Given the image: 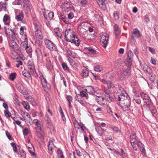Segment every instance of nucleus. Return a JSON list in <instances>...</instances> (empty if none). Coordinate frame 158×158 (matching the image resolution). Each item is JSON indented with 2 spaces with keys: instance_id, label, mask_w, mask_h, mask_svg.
I'll return each mask as SVG.
<instances>
[{
  "instance_id": "1",
  "label": "nucleus",
  "mask_w": 158,
  "mask_h": 158,
  "mask_svg": "<svg viewBox=\"0 0 158 158\" xmlns=\"http://www.w3.org/2000/svg\"><path fill=\"white\" fill-rule=\"evenodd\" d=\"M65 38L68 42L74 43L76 46H78L80 44V41L76 35H74L73 31L70 29H68L65 31Z\"/></svg>"
},
{
  "instance_id": "2",
  "label": "nucleus",
  "mask_w": 158,
  "mask_h": 158,
  "mask_svg": "<svg viewBox=\"0 0 158 158\" xmlns=\"http://www.w3.org/2000/svg\"><path fill=\"white\" fill-rule=\"evenodd\" d=\"M65 38L68 42L74 43L76 46H78L80 44V41L76 35H74L73 31L70 29H68L65 31Z\"/></svg>"
},
{
  "instance_id": "3",
  "label": "nucleus",
  "mask_w": 158,
  "mask_h": 158,
  "mask_svg": "<svg viewBox=\"0 0 158 158\" xmlns=\"http://www.w3.org/2000/svg\"><path fill=\"white\" fill-rule=\"evenodd\" d=\"M130 142L134 150L136 151L137 146L140 148L143 155L145 156L146 155L145 149L143 147V145L140 141H137L136 138L134 140H130Z\"/></svg>"
},
{
  "instance_id": "4",
  "label": "nucleus",
  "mask_w": 158,
  "mask_h": 158,
  "mask_svg": "<svg viewBox=\"0 0 158 158\" xmlns=\"http://www.w3.org/2000/svg\"><path fill=\"white\" fill-rule=\"evenodd\" d=\"M91 20L93 22H100L103 20V18L96 11H92L89 13Z\"/></svg>"
},
{
  "instance_id": "5",
  "label": "nucleus",
  "mask_w": 158,
  "mask_h": 158,
  "mask_svg": "<svg viewBox=\"0 0 158 158\" xmlns=\"http://www.w3.org/2000/svg\"><path fill=\"white\" fill-rule=\"evenodd\" d=\"M23 4L22 9L26 14H27L31 10L32 8L31 5L29 0L23 1Z\"/></svg>"
},
{
  "instance_id": "6",
  "label": "nucleus",
  "mask_w": 158,
  "mask_h": 158,
  "mask_svg": "<svg viewBox=\"0 0 158 158\" xmlns=\"http://www.w3.org/2000/svg\"><path fill=\"white\" fill-rule=\"evenodd\" d=\"M140 95L143 99L144 102L146 103V105L147 106L152 105V101L147 94L142 92L141 93Z\"/></svg>"
},
{
  "instance_id": "7",
  "label": "nucleus",
  "mask_w": 158,
  "mask_h": 158,
  "mask_svg": "<svg viewBox=\"0 0 158 158\" xmlns=\"http://www.w3.org/2000/svg\"><path fill=\"white\" fill-rule=\"evenodd\" d=\"M45 43L47 47L50 50L56 51L57 48L55 44L52 41L48 40H45Z\"/></svg>"
},
{
  "instance_id": "8",
  "label": "nucleus",
  "mask_w": 158,
  "mask_h": 158,
  "mask_svg": "<svg viewBox=\"0 0 158 158\" xmlns=\"http://www.w3.org/2000/svg\"><path fill=\"white\" fill-rule=\"evenodd\" d=\"M4 29L6 35L8 37L12 39H15V34L13 30L7 28L6 27H5Z\"/></svg>"
},
{
  "instance_id": "9",
  "label": "nucleus",
  "mask_w": 158,
  "mask_h": 158,
  "mask_svg": "<svg viewBox=\"0 0 158 158\" xmlns=\"http://www.w3.org/2000/svg\"><path fill=\"white\" fill-rule=\"evenodd\" d=\"M131 100L129 97L126 100L121 102L119 104L120 106L124 109L128 108L130 107L131 105Z\"/></svg>"
},
{
  "instance_id": "10",
  "label": "nucleus",
  "mask_w": 158,
  "mask_h": 158,
  "mask_svg": "<svg viewBox=\"0 0 158 158\" xmlns=\"http://www.w3.org/2000/svg\"><path fill=\"white\" fill-rule=\"evenodd\" d=\"M40 78L41 80L42 84L44 90L48 91L50 89V85L48 83L46 79L43 76L40 77Z\"/></svg>"
},
{
  "instance_id": "11",
  "label": "nucleus",
  "mask_w": 158,
  "mask_h": 158,
  "mask_svg": "<svg viewBox=\"0 0 158 158\" xmlns=\"http://www.w3.org/2000/svg\"><path fill=\"white\" fill-rule=\"evenodd\" d=\"M78 29L81 32L85 35V33L89 30L88 23H82L81 25L79 27Z\"/></svg>"
},
{
  "instance_id": "12",
  "label": "nucleus",
  "mask_w": 158,
  "mask_h": 158,
  "mask_svg": "<svg viewBox=\"0 0 158 158\" xmlns=\"http://www.w3.org/2000/svg\"><path fill=\"white\" fill-rule=\"evenodd\" d=\"M130 69L129 67H127L121 72L120 78L127 77L130 75Z\"/></svg>"
},
{
  "instance_id": "13",
  "label": "nucleus",
  "mask_w": 158,
  "mask_h": 158,
  "mask_svg": "<svg viewBox=\"0 0 158 158\" xmlns=\"http://www.w3.org/2000/svg\"><path fill=\"white\" fill-rule=\"evenodd\" d=\"M108 39L109 36L107 35H103L101 37L100 41L101 44L104 48H106V47L108 43Z\"/></svg>"
},
{
  "instance_id": "14",
  "label": "nucleus",
  "mask_w": 158,
  "mask_h": 158,
  "mask_svg": "<svg viewBox=\"0 0 158 158\" xmlns=\"http://www.w3.org/2000/svg\"><path fill=\"white\" fill-rule=\"evenodd\" d=\"M129 96L126 93H124L123 92L122 93H121L120 95H118V97L116 99L118 100V103L119 104L121 102L126 100V99Z\"/></svg>"
},
{
  "instance_id": "15",
  "label": "nucleus",
  "mask_w": 158,
  "mask_h": 158,
  "mask_svg": "<svg viewBox=\"0 0 158 158\" xmlns=\"http://www.w3.org/2000/svg\"><path fill=\"white\" fill-rule=\"evenodd\" d=\"M27 67L30 70V72L32 73L34 76L36 77L37 76V74L35 69V66L32 63L29 62L28 63Z\"/></svg>"
},
{
  "instance_id": "16",
  "label": "nucleus",
  "mask_w": 158,
  "mask_h": 158,
  "mask_svg": "<svg viewBox=\"0 0 158 158\" xmlns=\"http://www.w3.org/2000/svg\"><path fill=\"white\" fill-rule=\"evenodd\" d=\"M96 34L93 28L89 27V42L92 41L93 42L95 41Z\"/></svg>"
},
{
  "instance_id": "17",
  "label": "nucleus",
  "mask_w": 158,
  "mask_h": 158,
  "mask_svg": "<svg viewBox=\"0 0 158 158\" xmlns=\"http://www.w3.org/2000/svg\"><path fill=\"white\" fill-rule=\"evenodd\" d=\"M141 34L137 28H135L133 30V32L132 33L131 39L134 40L135 37L139 38L141 37Z\"/></svg>"
},
{
  "instance_id": "18",
  "label": "nucleus",
  "mask_w": 158,
  "mask_h": 158,
  "mask_svg": "<svg viewBox=\"0 0 158 158\" xmlns=\"http://www.w3.org/2000/svg\"><path fill=\"white\" fill-rule=\"evenodd\" d=\"M46 67L48 70H52L53 68V66L52 62L50 59L49 58H47L46 60Z\"/></svg>"
},
{
  "instance_id": "19",
  "label": "nucleus",
  "mask_w": 158,
  "mask_h": 158,
  "mask_svg": "<svg viewBox=\"0 0 158 158\" xmlns=\"http://www.w3.org/2000/svg\"><path fill=\"white\" fill-rule=\"evenodd\" d=\"M99 6L103 10L106 9V0H96Z\"/></svg>"
},
{
  "instance_id": "20",
  "label": "nucleus",
  "mask_w": 158,
  "mask_h": 158,
  "mask_svg": "<svg viewBox=\"0 0 158 158\" xmlns=\"http://www.w3.org/2000/svg\"><path fill=\"white\" fill-rule=\"evenodd\" d=\"M14 40H11L9 42V45L14 50H17L18 49L19 46Z\"/></svg>"
},
{
  "instance_id": "21",
  "label": "nucleus",
  "mask_w": 158,
  "mask_h": 158,
  "mask_svg": "<svg viewBox=\"0 0 158 158\" xmlns=\"http://www.w3.org/2000/svg\"><path fill=\"white\" fill-rule=\"evenodd\" d=\"M133 54L132 52L131 51H130L128 52L127 54L128 60L127 61V62L128 63V66H131V64L132 60L133 58Z\"/></svg>"
},
{
  "instance_id": "22",
  "label": "nucleus",
  "mask_w": 158,
  "mask_h": 158,
  "mask_svg": "<svg viewBox=\"0 0 158 158\" xmlns=\"http://www.w3.org/2000/svg\"><path fill=\"white\" fill-rule=\"evenodd\" d=\"M35 35L36 38L39 39H43V36L42 33L40 30L36 27H35Z\"/></svg>"
},
{
  "instance_id": "23",
  "label": "nucleus",
  "mask_w": 158,
  "mask_h": 158,
  "mask_svg": "<svg viewBox=\"0 0 158 158\" xmlns=\"http://www.w3.org/2000/svg\"><path fill=\"white\" fill-rule=\"evenodd\" d=\"M28 144H29L31 146H29L28 147V149L29 152L31 155L34 156H35V155L34 153L35 150L33 146L30 143H28Z\"/></svg>"
},
{
  "instance_id": "24",
  "label": "nucleus",
  "mask_w": 158,
  "mask_h": 158,
  "mask_svg": "<svg viewBox=\"0 0 158 158\" xmlns=\"http://www.w3.org/2000/svg\"><path fill=\"white\" fill-rule=\"evenodd\" d=\"M48 147L49 153L52 154L53 152L52 149L54 147V145L52 141L50 140L49 141Z\"/></svg>"
},
{
  "instance_id": "25",
  "label": "nucleus",
  "mask_w": 158,
  "mask_h": 158,
  "mask_svg": "<svg viewBox=\"0 0 158 158\" xmlns=\"http://www.w3.org/2000/svg\"><path fill=\"white\" fill-rule=\"evenodd\" d=\"M114 30L115 35L117 37L120 33V31L118 26L117 24H115L114 26Z\"/></svg>"
},
{
  "instance_id": "26",
  "label": "nucleus",
  "mask_w": 158,
  "mask_h": 158,
  "mask_svg": "<svg viewBox=\"0 0 158 158\" xmlns=\"http://www.w3.org/2000/svg\"><path fill=\"white\" fill-rule=\"evenodd\" d=\"M24 17L23 13L21 11L19 13L18 15H16L15 19L18 21H22Z\"/></svg>"
},
{
  "instance_id": "27",
  "label": "nucleus",
  "mask_w": 158,
  "mask_h": 158,
  "mask_svg": "<svg viewBox=\"0 0 158 158\" xmlns=\"http://www.w3.org/2000/svg\"><path fill=\"white\" fill-rule=\"evenodd\" d=\"M98 52L95 50L93 49L91 47H89V56H96V55Z\"/></svg>"
},
{
  "instance_id": "28",
  "label": "nucleus",
  "mask_w": 158,
  "mask_h": 158,
  "mask_svg": "<svg viewBox=\"0 0 158 158\" xmlns=\"http://www.w3.org/2000/svg\"><path fill=\"white\" fill-rule=\"evenodd\" d=\"M55 34L59 38H61L62 36V31L58 28H56L54 30Z\"/></svg>"
},
{
  "instance_id": "29",
  "label": "nucleus",
  "mask_w": 158,
  "mask_h": 158,
  "mask_svg": "<svg viewBox=\"0 0 158 158\" xmlns=\"http://www.w3.org/2000/svg\"><path fill=\"white\" fill-rule=\"evenodd\" d=\"M104 98L99 96L96 99V100L99 104L101 105H103L105 104L104 101Z\"/></svg>"
},
{
  "instance_id": "30",
  "label": "nucleus",
  "mask_w": 158,
  "mask_h": 158,
  "mask_svg": "<svg viewBox=\"0 0 158 158\" xmlns=\"http://www.w3.org/2000/svg\"><path fill=\"white\" fill-rule=\"evenodd\" d=\"M66 52L67 53L72 57L75 58L77 57V54L75 52H73L69 49H66Z\"/></svg>"
},
{
  "instance_id": "31",
  "label": "nucleus",
  "mask_w": 158,
  "mask_h": 158,
  "mask_svg": "<svg viewBox=\"0 0 158 158\" xmlns=\"http://www.w3.org/2000/svg\"><path fill=\"white\" fill-rule=\"evenodd\" d=\"M89 94L92 95L97 96V93L96 91L94 88L91 86H89Z\"/></svg>"
},
{
  "instance_id": "32",
  "label": "nucleus",
  "mask_w": 158,
  "mask_h": 158,
  "mask_svg": "<svg viewBox=\"0 0 158 158\" xmlns=\"http://www.w3.org/2000/svg\"><path fill=\"white\" fill-rule=\"evenodd\" d=\"M7 5V3L6 2H0V11L2 10V9H3L5 10L6 9V7Z\"/></svg>"
},
{
  "instance_id": "33",
  "label": "nucleus",
  "mask_w": 158,
  "mask_h": 158,
  "mask_svg": "<svg viewBox=\"0 0 158 158\" xmlns=\"http://www.w3.org/2000/svg\"><path fill=\"white\" fill-rule=\"evenodd\" d=\"M96 130L99 135L100 136L102 135L103 131L101 127L100 126L96 127Z\"/></svg>"
},
{
  "instance_id": "34",
  "label": "nucleus",
  "mask_w": 158,
  "mask_h": 158,
  "mask_svg": "<svg viewBox=\"0 0 158 158\" xmlns=\"http://www.w3.org/2000/svg\"><path fill=\"white\" fill-rule=\"evenodd\" d=\"M66 98L69 102V107L70 108L71 107V102H72L73 98L70 95H66Z\"/></svg>"
},
{
  "instance_id": "35",
  "label": "nucleus",
  "mask_w": 158,
  "mask_h": 158,
  "mask_svg": "<svg viewBox=\"0 0 158 158\" xmlns=\"http://www.w3.org/2000/svg\"><path fill=\"white\" fill-rule=\"evenodd\" d=\"M105 99L108 101L109 102L114 101V99L112 94L107 96L105 97Z\"/></svg>"
},
{
  "instance_id": "36",
  "label": "nucleus",
  "mask_w": 158,
  "mask_h": 158,
  "mask_svg": "<svg viewBox=\"0 0 158 158\" xmlns=\"http://www.w3.org/2000/svg\"><path fill=\"white\" fill-rule=\"evenodd\" d=\"M89 71L87 69H83L81 75L83 77H86L89 75Z\"/></svg>"
},
{
  "instance_id": "37",
  "label": "nucleus",
  "mask_w": 158,
  "mask_h": 158,
  "mask_svg": "<svg viewBox=\"0 0 158 158\" xmlns=\"http://www.w3.org/2000/svg\"><path fill=\"white\" fill-rule=\"evenodd\" d=\"M35 125L37 127V129L39 130H41L42 129V123L38 121L35 123Z\"/></svg>"
},
{
  "instance_id": "38",
  "label": "nucleus",
  "mask_w": 158,
  "mask_h": 158,
  "mask_svg": "<svg viewBox=\"0 0 158 158\" xmlns=\"http://www.w3.org/2000/svg\"><path fill=\"white\" fill-rule=\"evenodd\" d=\"M10 19V17L7 15L5 14L3 18V20L5 24L8 25L9 24V22H6V21H8V20Z\"/></svg>"
},
{
  "instance_id": "39",
  "label": "nucleus",
  "mask_w": 158,
  "mask_h": 158,
  "mask_svg": "<svg viewBox=\"0 0 158 158\" xmlns=\"http://www.w3.org/2000/svg\"><path fill=\"white\" fill-rule=\"evenodd\" d=\"M39 130L40 131L37 134V135L39 137L42 138L43 139L44 136V131L43 130L42 128L41 129V130Z\"/></svg>"
},
{
  "instance_id": "40",
  "label": "nucleus",
  "mask_w": 158,
  "mask_h": 158,
  "mask_svg": "<svg viewBox=\"0 0 158 158\" xmlns=\"http://www.w3.org/2000/svg\"><path fill=\"white\" fill-rule=\"evenodd\" d=\"M57 155L59 158H64L62 151L60 149L57 150Z\"/></svg>"
},
{
  "instance_id": "41",
  "label": "nucleus",
  "mask_w": 158,
  "mask_h": 158,
  "mask_svg": "<svg viewBox=\"0 0 158 158\" xmlns=\"http://www.w3.org/2000/svg\"><path fill=\"white\" fill-rule=\"evenodd\" d=\"M23 74L24 77L27 78H30L31 76L30 73L26 70H24L23 72Z\"/></svg>"
},
{
  "instance_id": "42",
  "label": "nucleus",
  "mask_w": 158,
  "mask_h": 158,
  "mask_svg": "<svg viewBox=\"0 0 158 158\" xmlns=\"http://www.w3.org/2000/svg\"><path fill=\"white\" fill-rule=\"evenodd\" d=\"M134 99L137 103L140 104L141 103V100L139 96H134Z\"/></svg>"
},
{
  "instance_id": "43",
  "label": "nucleus",
  "mask_w": 158,
  "mask_h": 158,
  "mask_svg": "<svg viewBox=\"0 0 158 158\" xmlns=\"http://www.w3.org/2000/svg\"><path fill=\"white\" fill-rule=\"evenodd\" d=\"M150 110L153 115L154 116V115H156L157 113V111L156 107H152Z\"/></svg>"
},
{
  "instance_id": "44",
  "label": "nucleus",
  "mask_w": 158,
  "mask_h": 158,
  "mask_svg": "<svg viewBox=\"0 0 158 158\" xmlns=\"http://www.w3.org/2000/svg\"><path fill=\"white\" fill-rule=\"evenodd\" d=\"M23 37L24 38V41L22 42L21 45V46H24V45H27V37L26 35H23Z\"/></svg>"
},
{
  "instance_id": "45",
  "label": "nucleus",
  "mask_w": 158,
  "mask_h": 158,
  "mask_svg": "<svg viewBox=\"0 0 158 158\" xmlns=\"http://www.w3.org/2000/svg\"><path fill=\"white\" fill-rule=\"evenodd\" d=\"M95 71L99 72L102 70V68L99 65H97L94 67Z\"/></svg>"
},
{
  "instance_id": "46",
  "label": "nucleus",
  "mask_w": 158,
  "mask_h": 158,
  "mask_svg": "<svg viewBox=\"0 0 158 158\" xmlns=\"http://www.w3.org/2000/svg\"><path fill=\"white\" fill-rule=\"evenodd\" d=\"M107 87L108 89L113 88L114 86L113 84L110 81H108L107 83Z\"/></svg>"
},
{
  "instance_id": "47",
  "label": "nucleus",
  "mask_w": 158,
  "mask_h": 158,
  "mask_svg": "<svg viewBox=\"0 0 158 158\" xmlns=\"http://www.w3.org/2000/svg\"><path fill=\"white\" fill-rule=\"evenodd\" d=\"M16 74L15 73H11L9 76V79L11 81H14L16 78Z\"/></svg>"
},
{
  "instance_id": "48",
  "label": "nucleus",
  "mask_w": 158,
  "mask_h": 158,
  "mask_svg": "<svg viewBox=\"0 0 158 158\" xmlns=\"http://www.w3.org/2000/svg\"><path fill=\"white\" fill-rule=\"evenodd\" d=\"M113 15L115 20H118L119 18V12L118 11H114L113 14Z\"/></svg>"
},
{
  "instance_id": "49",
  "label": "nucleus",
  "mask_w": 158,
  "mask_h": 158,
  "mask_svg": "<svg viewBox=\"0 0 158 158\" xmlns=\"http://www.w3.org/2000/svg\"><path fill=\"white\" fill-rule=\"evenodd\" d=\"M107 149H109L110 151H111L112 152V153H115V154L118 155H120L119 152L115 149H112L110 148H108Z\"/></svg>"
},
{
  "instance_id": "50",
  "label": "nucleus",
  "mask_w": 158,
  "mask_h": 158,
  "mask_svg": "<svg viewBox=\"0 0 158 158\" xmlns=\"http://www.w3.org/2000/svg\"><path fill=\"white\" fill-rule=\"evenodd\" d=\"M62 66L64 70H67L69 72V68H68L67 64L66 63H63L62 64Z\"/></svg>"
},
{
  "instance_id": "51",
  "label": "nucleus",
  "mask_w": 158,
  "mask_h": 158,
  "mask_svg": "<svg viewBox=\"0 0 158 158\" xmlns=\"http://www.w3.org/2000/svg\"><path fill=\"white\" fill-rule=\"evenodd\" d=\"M89 108H90V112H89V114H91V113L94 112L95 110L96 106H94L93 105H90Z\"/></svg>"
},
{
  "instance_id": "52",
  "label": "nucleus",
  "mask_w": 158,
  "mask_h": 158,
  "mask_svg": "<svg viewBox=\"0 0 158 158\" xmlns=\"http://www.w3.org/2000/svg\"><path fill=\"white\" fill-rule=\"evenodd\" d=\"M5 116L7 118H9L11 116V114L7 110L4 112Z\"/></svg>"
},
{
  "instance_id": "53",
  "label": "nucleus",
  "mask_w": 158,
  "mask_h": 158,
  "mask_svg": "<svg viewBox=\"0 0 158 158\" xmlns=\"http://www.w3.org/2000/svg\"><path fill=\"white\" fill-rule=\"evenodd\" d=\"M61 19L65 23H66L69 24V20L68 19V18L65 17H61Z\"/></svg>"
},
{
  "instance_id": "54",
  "label": "nucleus",
  "mask_w": 158,
  "mask_h": 158,
  "mask_svg": "<svg viewBox=\"0 0 158 158\" xmlns=\"http://www.w3.org/2000/svg\"><path fill=\"white\" fill-rule=\"evenodd\" d=\"M54 17V13L53 12H50L48 14V17L49 19H52Z\"/></svg>"
},
{
  "instance_id": "55",
  "label": "nucleus",
  "mask_w": 158,
  "mask_h": 158,
  "mask_svg": "<svg viewBox=\"0 0 158 158\" xmlns=\"http://www.w3.org/2000/svg\"><path fill=\"white\" fill-rule=\"evenodd\" d=\"M24 29H26V27L24 26H22L20 28V34L21 35H23L24 33Z\"/></svg>"
},
{
  "instance_id": "56",
  "label": "nucleus",
  "mask_w": 158,
  "mask_h": 158,
  "mask_svg": "<svg viewBox=\"0 0 158 158\" xmlns=\"http://www.w3.org/2000/svg\"><path fill=\"white\" fill-rule=\"evenodd\" d=\"M25 49L27 53H29L31 52V48L30 47H28V45L25 46Z\"/></svg>"
},
{
  "instance_id": "57",
  "label": "nucleus",
  "mask_w": 158,
  "mask_h": 158,
  "mask_svg": "<svg viewBox=\"0 0 158 158\" xmlns=\"http://www.w3.org/2000/svg\"><path fill=\"white\" fill-rule=\"evenodd\" d=\"M80 94L81 96L86 97L88 96V94L85 91H82L80 92Z\"/></svg>"
},
{
  "instance_id": "58",
  "label": "nucleus",
  "mask_w": 158,
  "mask_h": 158,
  "mask_svg": "<svg viewBox=\"0 0 158 158\" xmlns=\"http://www.w3.org/2000/svg\"><path fill=\"white\" fill-rule=\"evenodd\" d=\"M36 51L37 53L38 58H39L40 56L42 54V52L41 50L39 48H38L36 50Z\"/></svg>"
},
{
  "instance_id": "59",
  "label": "nucleus",
  "mask_w": 158,
  "mask_h": 158,
  "mask_svg": "<svg viewBox=\"0 0 158 158\" xmlns=\"http://www.w3.org/2000/svg\"><path fill=\"white\" fill-rule=\"evenodd\" d=\"M81 125L78 123H74V126L75 128L79 129L80 128Z\"/></svg>"
},
{
  "instance_id": "60",
  "label": "nucleus",
  "mask_w": 158,
  "mask_h": 158,
  "mask_svg": "<svg viewBox=\"0 0 158 158\" xmlns=\"http://www.w3.org/2000/svg\"><path fill=\"white\" fill-rule=\"evenodd\" d=\"M25 104L24 105V108L27 110H28L30 108V106L28 102H26L25 103Z\"/></svg>"
},
{
  "instance_id": "61",
  "label": "nucleus",
  "mask_w": 158,
  "mask_h": 158,
  "mask_svg": "<svg viewBox=\"0 0 158 158\" xmlns=\"http://www.w3.org/2000/svg\"><path fill=\"white\" fill-rule=\"evenodd\" d=\"M23 133L24 135H26L28 133V130L27 128H26L23 130Z\"/></svg>"
},
{
  "instance_id": "62",
  "label": "nucleus",
  "mask_w": 158,
  "mask_h": 158,
  "mask_svg": "<svg viewBox=\"0 0 158 158\" xmlns=\"http://www.w3.org/2000/svg\"><path fill=\"white\" fill-rule=\"evenodd\" d=\"M104 92L105 94H104V95L105 96V97H106L107 96L109 95L110 94H111L110 92V91L109 90L107 89L104 90Z\"/></svg>"
},
{
  "instance_id": "63",
  "label": "nucleus",
  "mask_w": 158,
  "mask_h": 158,
  "mask_svg": "<svg viewBox=\"0 0 158 158\" xmlns=\"http://www.w3.org/2000/svg\"><path fill=\"white\" fill-rule=\"evenodd\" d=\"M130 139L131 140H132V139L134 140L136 138V134H132L130 136Z\"/></svg>"
},
{
  "instance_id": "64",
  "label": "nucleus",
  "mask_w": 158,
  "mask_h": 158,
  "mask_svg": "<svg viewBox=\"0 0 158 158\" xmlns=\"http://www.w3.org/2000/svg\"><path fill=\"white\" fill-rule=\"evenodd\" d=\"M6 136L10 140H12V137L8 131L6 132Z\"/></svg>"
}]
</instances>
